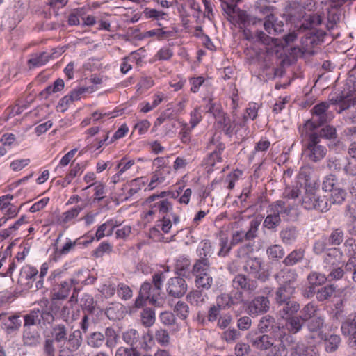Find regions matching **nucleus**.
Masks as SVG:
<instances>
[{
	"instance_id": "obj_1",
	"label": "nucleus",
	"mask_w": 356,
	"mask_h": 356,
	"mask_svg": "<svg viewBox=\"0 0 356 356\" xmlns=\"http://www.w3.org/2000/svg\"><path fill=\"white\" fill-rule=\"evenodd\" d=\"M307 138L302 145V156L308 162L318 163L327 153V148L315 131H305Z\"/></svg>"
},
{
	"instance_id": "obj_2",
	"label": "nucleus",
	"mask_w": 356,
	"mask_h": 356,
	"mask_svg": "<svg viewBox=\"0 0 356 356\" xmlns=\"http://www.w3.org/2000/svg\"><path fill=\"white\" fill-rule=\"evenodd\" d=\"M157 211L161 215V219L156 225L164 233H168L172 222L177 225L179 222V215L172 212V204L167 200H159L151 206L147 216L154 215Z\"/></svg>"
},
{
	"instance_id": "obj_3",
	"label": "nucleus",
	"mask_w": 356,
	"mask_h": 356,
	"mask_svg": "<svg viewBox=\"0 0 356 356\" xmlns=\"http://www.w3.org/2000/svg\"><path fill=\"white\" fill-rule=\"evenodd\" d=\"M324 269L327 273L328 281L341 280L345 275L341 261V253L337 248L330 250L323 257Z\"/></svg>"
},
{
	"instance_id": "obj_4",
	"label": "nucleus",
	"mask_w": 356,
	"mask_h": 356,
	"mask_svg": "<svg viewBox=\"0 0 356 356\" xmlns=\"http://www.w3.org/2000/svg\"><path fill=\"white\" fill-rule=\"evenodd\" d=\"M255 15L248 14L242 11L238 15V19L241 24L244 26H257L261 24L264 19L270 17L275 15V8L268 5L263 1H257L253 6Z\"/></svg>"
},
{
	"instance_id": "obj_5",
	"label": "nucleus",
	"mask_w": 356,
	"mask_h": 356,
	"mask_svg": "<svg viewBox=\"0 0 356 356\" xmlns=\"http://www.w3.org/2000/svg\"><path fill=\"white\" fill-rule=\"evenodd\" d=\"M50 279L53 281L51 291L52 302L66 299L72 288V285H78L79 284V281L75 278H70L67 280H61L60 272H54L51 275Z\"/></svg>"
},
{
	"instance_id": "obj_6",
	"label": "nucleus",
	"mask_w": 356,
	"mask_h": 356,
	"mask_svg": "<svg viewBox=\"0 0 356 356\" xmlns=\"http://www.w3.org/2000/svg\"><path fill=\"white\" fill-rule=\"evenodd\" d=\"M330 104L322 102L315 105L312 109V118L306 122L303 131H313L316 127L330 122L333 118V114L328 111Z\"/></svg>"
},
{
	"instance_id": "obj_7",
	"label": "nucleus",
	"mask_w": 356,
	"mask_h": 356,
	"mask_svg": "<svg viewBox=\"0 0 356 356\" xmlns=\"http://www.w3.org/2000/svg\"><path fill=\"white\" fill-rule=\"evenodd\" d=\"M316 188H305V193L301 199V204L306 209H316L321 212H325L329 209L327 200L325 197L317 195Z\"/></svg>"
},
{
	"instance_id": "obj_8",
	"label": "nucleus",
	"mask_w": 356,
	"mask_h": 356,
	"mask_svg": "<svg viewBox=\"0 0 356 356\" xmlns=\"http://www.w3.org/2000/svg\"><path fill=\"white\" fill-rule=\"evenodd\" d=\"M225 147V144L213 136L207 145V149L211 150V153L205 159V165L215 168L218 163H222L221 154Z\"/></svg>"
},
{
	"instance_id": "obj_9",
	"label": "nucleus",
	"mask_w": 356,
	"mask_h": 356,
	"mask_svg": "<svg viewBox=\"0 0 356 356\" xmlns=\"http://www.w3.org/2000/svg\"><path fill=\"white\" fill-rule=\"evenodd\" d=\"M279 343L273 345L271 350L266 354V356H288L287 347L293 346L295 344L296 339L291 334L282 332L277 335Z\"/></svg>"
},
{
	"instance_id": "obj_10",
	"label": "nucleus",
	"mask_w": 356,
	"mask_h": 356,
	"mask_svg": "<svg viewBox=\"0 0 356 356\" xmlns=\"http://www.w3.org/2000/svg\"><path fill=\"white\" fill-rule=\"evenodd\" d=\"M165 289L170 296L179 298L186 293L188 287L184 278L175 276L167 281Z\"/></svg>"
},
{
	"instance_id": "obj_11",
	"label": "nucleus",
	"mask_w": 356,
	"mask_h": 356,
	"mask_svg": "<svg viewBox=\"0 0 356 356\" xmlns=\"http://www.w3.org/2000/svg\"><path fill=\"white\" fill-rule=\"evenodd\" d=\"M270 301L268 297L258 296L251 300L247 305V313L251 316H257L268 312Z\"/></svg>"
},
{
	"instance_id": "obj_12",
	"label": "nucleus",
	"mask_w": 356,
	"mask_h": 356,
	"mask_svg": "<svg viewBox=\"0 0 356 356\" xmlns=\"http://www.w3.org/2000/svg\"><path fill=\"white\" fill-rule=\"evenodd\" d=\"M260 333L271 332L273 337H277L282 332H285L283 327L276 322L275 318L270 315H266L260 318L257 325Z\"/></svg>"
},
{
	"instance_id": "obj_13",
	"label": "nucleus",
	"mask_w": 356,
	"mask_h": 356,
	"mask_svg": "<svg viewBox=\"0 0 356 356\" xmlns=\"http://www.w3.org/2000/svg\"><path fill=\"white\" fill-rule=\"evenodd\" d=\"M247 337L252 346L254 348L259 350H267L273 346L275 343L274 338L277 337L264 333L259 336H254L251 334H248Z\"/></svg>"
},
{
	"instance_id": "obj_14",
	"label": "nucleus",
	"mask_w": 356,
	"mask_h": 356,
	"mask_svg": "<svg viewBox=\"0 0 356 356\" xmlns=\"http://www.w3.org/2000/svg\"><path fill=\"white\" fill-rule=\"evenodd\" d=\"M259 222L253 220L250 222L249 229L247 232L236 231L233 233L231 245H235L243 241V239L251 240L257 236Z\"/></svg>"
},
{
	"instance_id": "obj_15",
	"label": "nucleus",
	"mask_w": 356,
	"mask_h": 356,
	"mask_svg": "<svg viewBox=\"0 0 356 356\" xmlns=\"http://www.w3.org/2000/svg\"><path fill=\"white\" fill-rule=\"evenodd\" d=\"M49 300L45 298L40 300L34 304L40 308V313L41 314L40 319L41 321H43L44 323H51L54 320V316L52 314V312H55L57 306L55 302H52L49 307Z\"/></svg>"
},
{
	"instance_id": "obj_16",
	"label": "nucleus",
	"mask_w": 356,
	"mask_h": 356,
	"mask_svg": "<svg viewBox=\"0 0 356 356\" xmlns=\"http://www.w3.org/2000/svg\"><path fill=\"white\" fill-rule=\"evenodd\" d=\"M232 286L234 289L252 293L257 289L258 286L256 280L249 279L244 275L238 274L233 279Z\"/></svg>"
},
{
	"instance_id": "obj_17",
	"label": "nucleus",
	"mask_w": 356,
	"mask_h": 356,
	"mask_svg": "<svg viewBox=\"0 0 356 356\" xmlns=\"http://www.w3.org/2000/svg\"><path fill=\"white\" fill-rule=\"evenodd\" d=\"M274 211L280 217L282 216L286 220H292L296 211L293 207H291L287 201L278 200L270 206V211Z\"/></svg>"
},
{
	"instance_id": "obj_18",
	"label": "nucleus",
	"mask_w": 356,
	"mask_h": 356,
	"mask_svg": "<svg viewBox=\"0 0 356 356\" xmlns=\"http://www.w3.org/2000/svg\"><path fill=\"white\" fill-rule=\"evenodd\" d=\"M325 33L322 30H314L308 33L304 38L302 43L305 51H309L310 49L320 44L323 41Z\"/></svg>"
},
{
	"instance_id": "obj_19",
	"label": "nucleus",
	"mask_w": 356,
	"mask_h": 356,
	"mask_svg": "<svg viewBox=\"0 0 356 356\" xmlns=\"http://www.w3.org/2000/svg\"><path fill=\"white\" fill-rule=\"evenodd\" d=\"M262 22L264 29L269 36H275L284 31V23L278 20L275 15L264 19Z\"/></svg>"
},
{
	"instance_id": "obj_20",
	"label": "nucleus",
	"mask_w": 356,
	"mask_h": 356,
	"mask_svg": "<svg viewBox=\"0 0 356 356\" xmlns=\"http://www.w3.org/2000/svg\"><path fill=\"white\" fill-rule=\"evenodd\" d=\"M244 38L252 42H259L265 45H270L273 38L261 30H257L254 33H252L249 29H244L243 31Z\"/></svg>"
},
{
	"instance_id": "obj_21",
	"label": "nucleus",
	"mask_w": 356,
	"mask_h": 356,
	"mask_svg": "<svg viewBox=\"0 0 356 356\" xmlns=\"http://www.w3.org/2000/svg\"><path fill=\"white\" fill-rule=\"evenodd\" d=\"M295 288L289 284H281L276 290L275 294V302L278 306L291 300Z\"/></svg>"
},
{
	"instance_id": "obj_22",
	"label": "nucleus",
	"mask_w": 356,
	"mask_h": 356,
	"mask_svg": "<svg viewBox=\"0 0 356 356\" xmlns=\"http://www.w3.org/2000/svg\"><path fill=\"white\" fill-rule=\"evenodd\" d=\"M225 302V307L230 308L243 302V293L241 290H232L229 294H222L217 298V301Z\"/></svg>"
},
{
	"instance_id": "obj_23",
	"label": "nucleus",
	"mask_w": 356,
	"mask_h": 356,
	"mask_svg": "<svg viewBox=\"0 0 356 356\" xmlns=\"http://www.w3.org/2000/svg\"><path fill=\"white\" fill-rule=\"evenodd\" d=\"M298 176L299 179L305 181V188H316L317 183L314 179V170L309 164L300 168Z\"/></svg>"
},
{
	"instance_id": "obj_24",
	"label": "nucleus",
	"mask_w": 356,
	"mask_h": 356,
	"mask_svg": "<svg viewBox=\"0 0 356 356\" xmlns=\"http://www.w3.org/2000/svg\"><path fill=\"white\" fill-rule=\"evenodd\" d=\"M291 349L298 356H320L318 350L314 345L295 342Z\"/></svg>"
},
{
	"instance_id": "obj_25",
	"label": "nucleus",
	"mask_w": 356,
	"mask_h": 356,
	"mask_svg": "<svg viewBox=\"0 0 356 356\" xmlns=\"http://www.w3.org/2000/svg\"><path fill=\"white\" fill-rule=\"evenodd\" d=\"M280 307H282L278 311L279 315L282 318L285 320L289 316L296 315L300 309V304L294 300H289L284 302Z\"/></svg>"
},
{
	"instance_id": "obj_26",
	"label": "nucleus",
	"mask_w": 356,
	"mask_h": 356,
	"mask_svg": "<svg viewBox=\"0 0 356 356\" xmlns=\"http://www.w3.org/2000/svg\"><path fill=\"white\" fill-rule=\"evenodd\" d=\"M66 348L70 352L76 351L81 346L83 338L81 332L79 330H75L70 332L67 337Z\"/></svg>"
},
{
	"instance_id": "obj_27",
	"label": "nucleus",
	"mask_w": 356,
	"mask_h": 356,
	"mask_svg": "<svg viewBox=\"0 0 356 356\" xmlns=\"http://www.w3.org/2000/svg\"><path fill=\"white\" fill-rule=\"evenodd\" d=\"M22 339L24 345L34 346L39 343L40 336L33 327H24Z\"/></svg>"
},
{
	"instance_id": "obj_28",
	"label": "nucleus",
	"mask_w": 356,
	"mask_h": 356,
	"mask_svg": "<svg viewBox=\"0 0 356 356\" xmlns=\"http://www.w3.org/2000/svg\"><path fill=\"white\" fill-rule=\"evenodd\" d=\"M306 322L299 315L289 316L286 319V327L289 332L296 334L303 327Z\"/></svg>"
},
{
	"instance_id": "obj_29",
	"label": "nucleus",
	"mask_w": 356,
	"mask_h": 356,
	"mask_svg": "<svg viewBox=\"0 0 356 356\" xmlns=\"http://www.w3.org/2000/svg\"><path fill=\"white\" fill-rule=\"evenodd\" d=\"M51 58V56L45 51L34 54L31 55L30 59L27 61V65L29 69L39 67L45 65Z\"/></svg>"
},
{
	"instance_id": "obj_30",
	"label": "nucleus",
	"mask_w": 356,
	"mask_h": 356,
	"mask_svg": "<svg viewBox=\"0 0 356 356\" xmlns=\"http://www.w3.org/2000/svg\"><path fill=\"white\" fill-rule=\"evenodd\" d=\"M218 120V122L222 125L223 127V131H225L226 135H232L234 131L237 134L238 130L236 129V124L235 123V118H233V119H231L230 118L227 117L224 113H222V114L218 116V118L216 119Z\"/></svg>"
},
{
	"instance_id": "obj_31",
	"label": "nucleus",
	"mask_w": 356,
	"mask_h": 356,
	"mask_svg": "<svg viewBox=\"0 0 356 356\" xmlns=\"http://www.w3.org/2000/svg\"><path fill=\"white\" fill-rule=\"evenodd\" d=\"M52 339L57 343L65 341L69 335L67 327L64 324H56L51 327Z\"/></svg>"
},
{
	"instance_id": "obj_32",
	"label": "nucleus",
	"mask_w": 356,
	"mask_h": 356,
	"mask_svg": "<svg viewBox=\"0 0 356 356\" xmlns=\"http://www.w3.org/2000/svg\"><path fill=\"white\" fill-rule=\"evenodd\" d=\"M118 226L116 220H110L107 222L101 225L98 228L95 234V237L97 241L100 240L105 236H111L113 229Z\"/></svg>"
},
{
	"instance_id": "obj_33",
	"label": "nucleus",
	"mask_w": 356,
	"mask_h": 356,
	"mask_svg": "<svg viewBox=\"0 0 356 356\" xmlns=\"http://www.w3.org/2000/svg\"><path fill=\"white\" fill-rule=\"evenodd\" d=\"M143 284H147L149 286V290L147 291L146 298L148 299L149 302L156 307L162 306L164 300L161 296V290L152 286V284L149 282H145Z\"/></svg>"
},
{
	"instance_id": "obj_34",
	"label": "nucleus",
	"mask_w": 356,
	"mask_h": 356,
	"mask_svg": "<svg viewBox=\"0 0 356 356\" xmlns=\"http://www.w3.org/2000/svg\"><path fill=\"white\" fill-rule=\"evenodd\" d=\"M298 275L294 270L285 268L279 272L276 275L277 282L282 283V284L291 285L296 279Z\"/></svg>"
},
{
	"instance_id": "obj_35",
	"label": "nucleus",
	"mask_w": 356,
	"mask_h": 356,
	"mask_svg": "<svg viewBox=\"0 0 356 356\" xmlns=\"http://www.w3.org/2000/svg\"><path fill=\"white\" fill-rule=\"evenodd\" d=\"M210 262L208 258L202 257L197 259L193 266L192 274L194 276L209 273Z\"/></svg>"
},
{
	"instance_id": "obj_36",
	"label": "nucleus",
	"mask_w": 356,
	"mask_h": 356,
	"mask_svg": "<svg viewBox=\"0 0 356 356\" xmlns=\"http://www.w3.org/2000/svg\"><path fill=\"white\" fill-rule=\"evenodd\" d=\"M86 343L88 346L92 348L99 349L104 343V333L101 332H94L90 333L86 339Z\"/></svg>"
},
{
	"instance_id": "obj_37",
	"label": "nucleus",
	"mask_w": 356,
	"mask_h": 356,
	"mask_svg": "<svg viewBox=\"0 0 356 356\" xmlns=\"http://www.w3.org/2000/svg\"><path fill=\"white\" fill-rule=\"evenodd\" d=\"M104 337L106 346L108 348L113 349L118 344L119 335L113 328L111 327H106L104 333Z\"/></svg>"
},
{
	"instance_id": "obj_38",
	"label": "nucleus",
	"mask_w": 356,
	"mask_h": 356,
	"mask_svg": "<svg viewBox=\"0 0 356 356\" xmlns=\"http://www.w3.org/2000/svg\"><path fill=\"white\" fill-rule=\"evenodd\" d=\"M40 316V308L37 306V307H35L24 316V327H31L32 325L40 324L41 322Z\"/></svg>"
},
{
	"instance_id": "obj_39",
	"label": "nucleus",
	"mask_w": 356,
	"mask_h": 356,
	"mask_svg": "<svg viewBox=\"0 0 356 356\" xmlns=\"http://www.w3.org/2000/svg\"><path fill=\"white\" fill-rule=\"evenodd\" d=\"M318 310V307L313 302H309L302 308L299 316L307 322L316 316Z\"/></svg>"
},
{
	"instance_id": "obj_40",
	"label": "nucleus",
	"mask_w": 356,
	"mask_h": 356,
	"mask_svg": "<svg viewBox=\"0 0 356 356\" xmlns=\"http://www.w3.org/2000/svg\"><path fill=\"white\" fill-rule=\"evenodd\" d=\"M195 277V283L197 289L209 290L212 286L213 280L209 273Z\"/></svg>"
},
{
	"instance_id": "obj_41",
	"label": "nucleus",
	"mask_w": 356,
	"mask_h": 356,
	"mask_svg": "<svg viewBox=\"0 0 356 356\" xmlns=\"http://www.w3.org/2000/svg\"><path fill=\"white\" fill-rule=\"evenodd\" d=\"M207 296L203 294L201 289L193 290L186 296L187 300L191 304L196 306L202 305L205 302Z\"/></svg>"
},
{
	"instance_id": "obj_42",
	"label": "nucleus",
	"mask_w": 356,
	"mask_h": 356,
	"mask_svg": "<svg viewBox=\"0 0 356 356\" xmlns=\"http://www.w3.org/2000/svg\"><path fill=\"white\" fill-rule=\"evenodd\" d=\"M298 230L295 227H287L280 232L282 241L286 244H291L295 241L298 237Z\"/></svg>"
},
{
	"instance_id": "obj_43",
	"label": "nucleus",
	"mask_w": 356,
	"mask_h": 356,
	"mask_svg": "<svg viewBox=\"0 0 356 356\" xmlns=\"http://www.w3.org/2000/svg\"><path fill=\"white\" fill-rule=\"evenodd\" d=\"M341 330L343 335L350 334L354 330H356V312L348 315L342 323Z\"/></svg>"
},
{
	"instance_id": "obj_44",
	"label": "nucleus",
	"mask_w": 356,
	"mask_h": 356,
	"mask_svg": "<svg viewBox=\"0 0 356 356\" xmlns=\"http://www.w3.org/2000/svg\"><path fill=\"white\" fill-rule=\"evenodd\" d=\"M336 291V287L333 284H329L318 289L316 291V300L323 302L330 298Z\"/></svg>"
},
{
	"instance_id": "obj_45",
	"label": "nucleus",
	"mask_w": 356,
	"mask_h": 356,
	"mask_svg": "<svg viewBox=\"0 0 356 356\" xmlns=\"http://www.w3.org/2000/svg\"><path fill=\"white\" fill-rule=\"evenodd\" d=\"M322 23V17L319 14H312L306 17L304 22L300 26V29H313L315 26Z\"/></svg>"
},
{
	"instance_id": "obj_46",
	"label": "nucleus",
	"mask_w": 356,
	"mask_h": 356,
	"mask_svg": "<svg viewBox=\"0 0 356 356\" xmlns=\"http://www.w3.org/2000/svg\"><path fill=\"white\" fill-rule=\"evenodd\" d=\"M332 103L333 104H340V111L339 113L341 111L348 109L350 108L352 105L355 104V100L350 97L349 95H341L337 96L334 99L332 98L331 100Z\"/></svg>"
},
{
	"instance_id": "obj_47",
	"label": "nucleus",
	"mask_w": 356,
	"mask_h": 356,
	"mask_svg": "<svg viewBox=\"0 0 356 356\" xmlns=\"http://www.w3.org/2000/svg\"><path fill=\"white\" fill-rule=\"evenodd\" d=\"M19 316L17 315H12L8 317L7 320L3 323L4 328L6 332L11 334L19 329L21 327V321Z\"/></svg>"
},
{
	"instance_id": "obj_48",
	"label": "nucleus",
	"mask_w": 356,
	"mask_h": 356,
	"mask_svg": "<svg viewBox=\"0 0 356 356\" xmlns=\"http://www.w3.org/2000/svg\"><path fill=\"white\" fill-rule=\"evenodd\" d=\"M244 267L248 273L257 274L261 270L262 260L257 257L250 258L246 261Z\"/></svg>"
},
{
	"instance_id": "obj_49",
	"label": "nucleus",
	"mask_w": 356,
	"mask_h": 356,
	"mask_svg": "<svg viewBox=\"0 0 356 356\" xmlns=\"http://www.w3.org/2000/svg\"><path fill=\"white\" fill-rule=\"evenodd\" d=\"M341 343V338L337 334H330L325 339V348L327 353H333L337 350Z\"/></svg>"
},
{
	"instance_id": "obj_50",
	"label": "nucleus",
	"mask_w": 356,
	"mask_h": 356,
	"mask_svg": "<svg viewBox=\"0 0 356 356\" xmlns=\"http://www.w3.org/2000/svg\"><path fill=\"white\" fill-rule=\"evenodd\" d=\"M38 270L30 266H24L20 271L19 282H24L27 281V284L29 283V280L33 279L38 275Z\"/></svg>"
},
{
	"instance_id": "obj_51",
	"label": "nucleus",
	"mask_w": 356,
	"mask_h": 356,
	"mask_svg": "<svg viewBox=\"0 0 356 356\" xmlns=\"http://www.w3.org/2000/svg\"><path fill=\"white\" fill-rule=\"evenodd\" d=\"M200 258H208L213 253V244L209 240H203L197 248Z\"/></svg>"
},
{
	"instance_id": "obj_52",
	"label": "nucleus",
	"mask_w": 356,
	"mask_h": 356,
	"mask_svg": "<svg viewBox=\"0 0 356 356\" xmlns=\"http://www.w3.org/2000/svg\"><path fill=\"white\" fill-rule=\"evenodd\" d=\"M82 207L78 206L76 207L72 208V209L67 211L63 213L58 218L59 223L65 224L71 221L72 219L78 216V215L82 211Z\"/></svg>"
},
{
	"instance_id": "obj_53",
	"label": "nucleus",
	"mask_w": 356,
	"mask_h": 356,
	"mask_svg": "<svg viewBox=\"0 0 356 356\" xmlns=\"http://www.w3.org/2000/svg\"><path fill=\"white\" fill-rule=\"evenodd\" d=\"M324 318L316 315L306 322L307 329L311 332H316L321 330L324 326Z\"/></svg>"
},
{
	"instance_id": "obj_54",
	"label": "nucleus",
	"mask_w": 356,
	"mask_h": 356,
	"mask_svg": "<svg viewBox=\"0 0 356 356\" xmlns=\"http://www.w3.org/2000/svg\"><path fill=\"white\" fill-rule=\"evenodd\" d=\"M305 251L302 249L292 251L283 261L286 266H293L302 260L304 257Z\"/></svg>"
},
{
	"instance_id": "obj_55",
	"label": "nucleus",
	"mask_w": 356,
	"mask_h": 356,
	"mask_svg": "<svg viewBox=\"0 0 356 356\" xmlns=\"http://www.w3.org/2000/svg\"><path fill=\"white\" fill-rule=\"evenodd\" d=\"M141 323L146 327H151L155 322L154 311L150 308L143 309L140 314Z\"/></svg>"
},
{
	"instance_id": "obj_56",
	"label": "nucleus",
	"mask_w": 356,
	"mask_h": 356,
	"mask_svg": "<svg viewBox=\"0 0 356 356\" xmlns=\"http://www.w3.org/2000/svg\"><path fill=\"white\" fill-rule=\"evenodd\" d=\"M267 215L264 221V226L268 229H275L281 222V218L274 211Z\"/></svg>"
},
{
	"instance_id": "obj_57",
	"label": "nucleus",
	"mask_w": 356,
	"mask_h": 356,
	"mask_svg": "<svg viewBox=\"0 0 356 356\" xmlns=\"http://www.w3.org/2000/svg\"><path fill=\"white\" fill-rule=\"evenodd\" d=\"M240 331L236 328L227 329L221 334V339L229 343H232L240 339Z\"/></svg>"
},
{
	"instance_id": "obj_58",
	"label": "nucleus",
	"mask_w": 356,
	"mask_h": 356,
	"mask_svg": "<svg viewBox=\"0 0 356 356\" xmlns=\"http://www.w3.org/2000/svg\"><path fill=\"white\" fill-rule=\"evenodd\" d=\"M139 338L140 336L138 331L134 329L126 331L122 335V339L124 342L129 344L131 347L137 346Z\"/></svg>"
},
{
	"instance_id": "obj_59",
	"label": "nucleus",
	"mask_w": 356,
	"mask_h": 356,
	"mask_svg": "<svg viewBox=\"0 0 356 356\" xmlns=\"http://www.w3.org/2000/svg\"><path fill=\"white\" fill-rule=\"evenodd\" d=\"M310 285L320 286L325 283L327 280V275L318 272H312L307 276Z\"/></svg>"
},
{
	"instance_id": "obj_60",
	"label": "nucleus",
	"mask_w": 356,
	"mask_h": 356,
	"mask_svg": "<svg viewBox=\"0 0 356 356\" xmlns=\"http://www.w3.org/2000/svg\"><path fill=\"white\" fill-rule=\"evenodd\" d=\"M144 16L147 19H153L156 21L165 19L168 14L163 11H159L156 9L146 8L143 11Z\"/></svg>"
},
{
	"instance_id": "obj_61",
	"label": "nucleus",
	"mask_w": 356,
	"mask_h": 356,
	"mask_svg": "<svg viewBox=\"0 0 356 356\" xmlns=\"http://www.w3.org/2000/svg\"><path fill=\"white\" fill-rule=\"evenodd\" d=\"M81 302L83 311H87L89 314H92L95 312V302L91 295L88 293L84 294L81 300Z\"/></svg>"
},
{
	"instance_id": "obj_62",
	"label": "nucleus",
	"mask_w": 356,
	"mask_h": 356,
	"mask_svg": "<svg viewBox=\"0 0 356 356\" xmlns=\"http://www.w3.org/2000/svg\"><path fill=\"white\" fill-rule=\"evenodd\" d=\"M347 193L341 188L337 187L331 192L330 200L333 204H341L346 199Z\"/></svg>"
},
{
	"instance_id": "obj_63",
	"label": "nucleus",
	"mask_w": 356,
	"mask_h": 356,
	"mask_svg": "<svg viewBox=\"0 0 356 356\" xmlns=\"http://www.w3.org/2000/svg\"><path fill=\"white\" fill-rule=\"evenodd\" d=\"M343 231L340 228H337L332 231L329 236L328 241L331 245H339L343 242Z\"/></svg>"
},
{
	"instance_id": "obj_64",
	"label": "nucleus",
	"mask_w": 356,
	"mask_h": 356,
	"mask_svg": "<svg viewBox=\"0 0 356 356\" xmlns=\"http://www.w3.org/2000/svg\"><path fill=\"white\" fill-rule=\"evenodd\" d=\"M346 273L352 274V279L356 282V253L350 257L345 264Z\"/></svg>"
}]
</instances>
